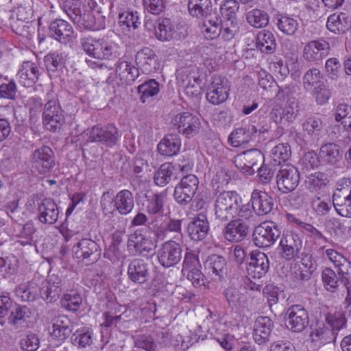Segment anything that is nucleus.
<instances>
[{
  "instance_id": "nucleus-1",
  "label": "nucleus",
  "mask_w": 351,
  "mask_h": 351,
  "mask_svg": "<svg viewBox=\"0 0 351 351\" xmlns=\"http://www.w3.org/2000/svg\"><path fill=\"white\" fill-rule=\"evenodd\" d=\"M249 204H243L242 198L235 191H223L216 195L214 203L215 219L227 221L233 217L249 219L252 216Z\"/></svg>"
},
{
  "instance_id": "nucleus-2",
  "label": "nucleus",
  "mask_w": 351,
  "mask_h": 351,
  "mask_svg": "<svg viewBox=\"0 0 351 351\" xmlns=\"http://www.w3.org/2000/svg\"><path fill=\"white\" fill-rule=\"evenodd\" d=\"M80 45L86 55L97 60H112L120 56L119 45L105 38L83 36L80 39Z\"/></svg>"
},
{
  "instance_id": "nucleus-3",
  "label": "nucleus",
  "mask_w": 351,
  "mask_h": 351,
  "mask_svg": "<svg viewBox=\"0 0 351 351\" xmlns=\"http://www.w3.org/2000/svg\"><path fill=\"white\" fill-rule=\"evenodd\" d=\"M100 205L105 215H112L117 211L121 215H128L134 208L133 193L127 189L119 191L113 198L108 191L103 193Z\"/></svg>"
},
{
  "instance_id": "nucleus-4",
  "label": "nucleus",
  "mask_w": 351,
  "mask_h": 351,
  "mask_svg": "<svg viewBox=\"0 0 351 351\" xmlns=\"http://www.w3.org/2000/svg\"><path fill=\"white\" fill-rule=\"evenodd\" d=\"M300 176L297 167L291 163L280 165L276 174L278 189L282 193L293 191L300 183Z\"/></svg>"
},
{
  "instance_id": "nucleus-5",
  "label": "nucleus",
  "mask_w": 351,
  "mask_h": 351,
  "mask_svg": "<svg viewBox=\"0 0 351 351\" xmlns=\"http://www.w3.org/2000/svg\"><path fill=\"white\" fill-rule=\"evenodd\" d=\"M281 231L274 221H265L256 226L253 233V241L259 247L273 245L280 237Z\"/></svg>"
},
{
  "instance_id": "nucleus-6",
  "label": "nucleus",
  "mask_w": 351,
  "mask_h": 351,
  "mask_svg": "<svg viewBox=\"0 0 351 351\" xmlns=\"http://www.w3.org/2000/svg\"><path fill=\"white\" fill-rule=\"evenodd\" d=\"M198 185L199 180L196 176L189 174L184 176L174 189L176 202L181 206L189 204L195 195Z\"/></svg>"
},
{
  "instance_id": "nucleus-7",
  "label": "nucleus",
  "mask_w": 351,
  "mask_h": 351,
  "mask_svg": "<svg viewBox=\"0 0 351 351\" xmlns=\"http://www.w3.org/2000/svg\"><path fill=\"white\" fill-rule=\"evenodd\" d=\"M65 122L64 110L56 99L48 101L44 106L43 123L49 131L56 132L61 128Z\"/></svg>"
},
{
  "instance_id": "nucleus-8",
  "label": "nucleus",
  "mask_w": 351,
  "mask_h": 351,
  "mask_svg": "<svg viewBox=\"0 0 351 351\" xmlns=\"http://www.w3.org/2000/svg\"><path fill=\"white\" fill-rule=\"evenodd\" d=\"M302 246V239L298 234L293 232L284 233L278 246L279 254L286 261H293L300 258Z\"/></svg>"
},
{
  "instance_id": "nucleus-9",
  "label": "nucleus",
  "mask_w": 351,
  "mask_h": 351,
  "mask_svg": "<svg viewBox=\"0 0 351 351\" xmlns=\"http://www.w3.org/2000/svg\"><path fill=\"white\" fill-rule=\"evenodd\" d=\"M223 231L224 238L230 242H239L247 234L249 224L256 221V215L252 211L249 219L233 217Z\"/></svg>"
},
{
  "instance_id": "nucleus-10",
  "label": "nucleus",
  "mask_w": 351,
  "mask_h": 351,
  "mask_svg": "<svg viewBox=\"0 0 351 351\" xmlns=\"http://www.w3.org/2000/svg\"><path fill=\"white\" fill-rule=\"evenodd\" d=\"M230 86L228 80L221 76H214L208 86L206 97L207 101L215 106L224 103L229 97Z\"/></svg>"
},
{
  "instance_id": "nucleus-11",
  "label": "nucleus",
  "mask_w": 351,
  "mask_h": 351,
  "mask_svg": "<svg viewBox=\"0 0 351 351\" xmlns=\"http://www.w3.org/2000/svg\"><path fill=\"white\" fill-rule=\"evenodd\" d=\"M182 257V250L180 245L171 240L162 243L157 252L159 263L166 268L178 264Z\"/></svg>"
},
{
  "instance_id": "nucleus-12",
  "label": "nucleus",
  "mask_w": 351,
  "mask_h": 351,
  "mask_svg": "<svg viewBox=\"0 0 351 351\" xmlns=\"http://www.w3.org/2000/svg\"><path fill=\"white\" fill-rule=\"evenodd\" d=\"M304 136L312 143H317L327 133L326 125L318 115L306 117L302 123Z\"/></svg>"
},
{
  "instance_id": "nucleus-13",
  "label": "nucleus",
  "mask_w": 351,
  "mask_h": 351,
  "mask_svg": "<svg viewBox=\"0 0 351 351\" xmlns=\"http://www.w3.org/2000/svg\"><path fill=\"white\" fill-rule=\"evenodd\" d=\"M264 156L258 149H251L243 152L234 157L235 166L241 171L247 174L254 172V167L262 164Z\"/></svg>"
},
{
  "instance_id": "nucleus-14",
  "label": "nucleus",
  "mask_w": 351,
  "mask_h": 351,
  "mask_svg": "<svg viewBox=\"0 0 351 351\" xmlns=\"http://www.w3.org/2000/svg\"><path fill=\"white\" fill-rule=\"evenodd\" d=\"M173 125L179 133L187 138L195 136L201 130L200 120L189 112L178 114L173 119Z\"/></svg>"
},
{
  "instance_id": "nucleus-15",
  "label": "nucleus",
  "mask_w": 351,
  "mask_h": 351,
  "mask_svg": "<svg viewBox=\"0 0 351 351\" xmlns=\"http://www.w3.org/2000/svg\"><path fill=\"white\" fill-rule=\"evenodd\" d=\"M287 328L294 332L303 331L309 323L308 314L300 305H293L286 312Z\"/></svg>"
},
{
  "instance_id": "nucleus-16",
  "label": "nucleus",
  "mask_w": 351,
  "mask_h": 351,
  "mask_svg": "<svg viewBox=\"0 0 351 351\" xmlns=\"http://www.w3.org/2000/svg\"><path fill=\"white\" fill-rule=\"evenodd\" d=\"M72 251L77 258L88 260V263H93L99 259L101 250L95 241L84 238L73 246Z\"/></svg>"
},
{
  "instance_id": "nucleus-17",
  "label": "nucleus",
  "mask_w": 351,
  "mask_h": 351,
  "mask_svg": "<svg viewBox=\"0 0 351 351\" xmlns=\"http://www.w3.org/2000/svg\"><path fill=\"white\" fill-rule=\"evenodd\" d=\"M119 138L120 134L118 129L112 124H108L104 127L94 126L89 135L91 142H100L108 147L114 146Z\"/></svg>"
},
{
  "instance_id": "nucleus-18",
  "label": "nucleus",
  "mask_w": 351,
  "mask_h": 351,
  "mask_svg": "<svg viewBox=\"0 0 351 351\" xmlns=\"http://www.w3.org/2000/svg\"><path fill=\"white\" fill-rule=\"evenodd\" d=\"M269 268V259L267 255L258 250L250 253V261L247 267L249 278L261 279L265 276Z\"/></svg>"
},
{
  "instance_id": "nucleus-19",
  "label": "nucleus",
  "mask_w": 351,
  "mask_h": 351,
  "mask_svg": "<svg viewBox=\"0 0 351 351\" xmlns=\"http://www.w3.org/2000/svg\"><path fill=\"white\" fill-rule=\"evenodd\" d=\"M49 33L51 37L62 44L69 43L75 38L72 25L63 19L53 21L49 26Z\"/></svg>"
},
{
  "instance_id": "nucleus-20",
  "label": "nucleus",
  "mask_w": 351,
  "mask_h": 351,
  "mask_svg": "<svg viewBox=\"0 0 351 351\" xmlns=\"http://www.w3.org/2000/svg\"><path fill=\"white\" fill-rule=\"evenodd\" d=\"M32 162L40 173H47L55 165L53 152L48 146L36 149L32 154Z\"/></svg>"
},
{
  "instance_id": "nucleus-21",
  "label": "nucleus",
  "mask_w": 351,
  "mask_h": 351,
  "mask_svg": "<svg viewBox=\"0 0 351 351\" xmlns=\"http://www.w3.org/2000/svg\"><path fill=\"white\" fill-rule=\"evenodd\" d=\"M330 50L329 43L324 40H312L304 47L303 57L308 62L318 63L327 56Z\"/></svg>"
},
{
  "instance_id": "nucleus-22",
  "label": "nucleus",
  "mask_w": 351,
  "mask_h": 351,
  "mask_svg": "<svg viewBox=\"0 0 351 351\" xmlns=\"http://www.w3.org/2000/svg\"><path fill=\"white\" fill-rule=\"evenodd\" d=\"M332 205L338 215L351 218V187L337 189L332 195Z\"/></svg>"
},
{
  "instance_id": "nucleus-23",
  "label": "nucleus",
  "mask_w": 351,
  "mask_h": 351,
  "mask_svg": "<svg viewBox=\"0 0 351 351\" xmlns=\"http://www.w3.org/2000/svg\"><path fill=\"white\" fill-rule=\"evenodd\" d=\"M41 72L38 64L32 61L23 62L21 64L16 77L19 84L25 87H31L35 84L38 79Z\"/></svg>"
},
{
  "instance_id": "nucleus-24",
  "label": "nucleus",
  "mask_w": 351,
  "mask_h": 351,
  "mask_svg": "<svg viewBox=\"0 0 351 351\" xmlns=\"http://www.w3.org/2000/svg\"><path fill=\"white\" fill-rule=\"evenodd\" d=\"M257 132V128L254 125H242L230 133L228 142L232 147L244 146L255 138Z\"/></svg>"
},
{
  "instance_id": "nucleus-25",
  "label": "nucleus",
  "mask_w": 351,
  "mask_h": 351,
  "mask_svg": "<svg viewBox=\"0 0 351 351\" xmlns=\"http://www.w3.org/2000/svg\"><path fill=\"white\" fill-rule=\"evenodd\" d=\"M309 338L312 343L319 347L335 342L337 339L332 331L322 322H316L311 326Z\"/></svg>"
},
{
  "instance_id": "nucleus-26",
  "label": "nucleus",
  "mask_w": 351,
  "mask_h": 351,
  "mask_svg": "<svg viewBox=\"0 0 351 351\" xmlns=\"http://www.w3.org/2000/svg\"><path fill=\"white\" fill-rule=\"evenodd\" d=\"M153 243L142 230H138L130 234L128 241V250L133 254L144 255L152 250Z\"/></svg>"
},
{
  "instance_id": "nucleus-27",
  "label": "nucleus",
  "mask_w": 351,
  "mask_h": 351,
  "mask_svg": "<svg viewBox=\"0 0 351 351\" xmlns=\"http://www.w3.org/2000/svg\"><path fill=\"white\" fill-rule=\"evenodd\" d=\"M252 212L257 215H265L272 210L273 199L266 192L258 189H254L251 195Z\"/></svg>"
},
{
  "instance_id": "nucleus-28",
  "label": "nucleus",
  "mask_w": 351,
  "mask_h": 351,
  "mask_svg": "<svg viewBox=\"0 0 351 351\" xmlns=\"http://www.w3.org/2000/svg\"><path fill=\"white\" fill-rule=\"evenodd\" d=\"M274 328L272 320L267 316L256 318L253 330V339L258 345L267 343Z\"/></svg>"
},
{
  "instance_id": "nucleus-29",
  "label": "nucleus",
  "mask_w": 351,
  "mask_h": 351,
  "mask_svg": "<svg viewBox=\"0 0 351 351\" xmlns=\"http://www.w3.org/2000/svg\"><path fill=\"white\" fill-rule=\"evenodd\" d=\"M135 60L139 69L145 73L149 74L159 69L160 64L157 56L149 47H145L138 51Z\"/></svg>"
},
{
  "instance_id": "nucleus-30",
  "label": "nucleus",
  "mask_w": 351,
  "mask_h": 351,
  "mask_svg": "<svg viewBox=\"0 0 351 351\" xmlns=\"http://www.w3.org/2000/svg\"><path fill=\"white\" fill-rule=\"evenodd\" d=\"M209 228L207 217L203 213H199L189 223L187 232L192 240L199 241L206 237Z\"/></svg>"
},
{
  "instance_id": "nucleus-31",
  "label": "nucleus",
  "mask_w": 351,
  "mask_h": 351,
  "mask_svg": "<svg viewBox=\"0 0 351 351\" xmlns=\"http://www.w3.org/2000/svg\"><path fill=\"white\" fill-rule=\"evenodd\" d=\"M149 265L143 259L134 258L128 267V278L136 284L146 282L149 277Z\"/></svg>"
},
{
  "instance_id": "nucleus-32",
  "label": "nucleus",
  "mask_w": 351,
  "mask_h": 351,
  "mask_svg": "<svg viewBox=\"0 0 351 351\" xmlns=\"http://www.w3.org/2000/svg\"><path fill=\"white\" fill-rule=\"evenodd\" d=\"M49 330L53 338L62 341L69 337L72 332L71 320L63 315L55 317L51 320V327Z\"/></svg>"
},
{
  "instance_id": "nucleus-33",
  "label": "nucleus",
  "mask_w": 351,
  "mask_h": 351,
  "mask_svg": "<svg viewBox=\"0 0 351 351\" xmlns=\"http://www.w3.org/2000/svg\"><path fill=\"white\" fill-rule=\"evenodd\" d=\"M62 290V283L60 278L56 276H51L49 278L42 282L39 287L40 296L44 300L51 302L59 297Z\"/></svg>"
},
{
  "instance_id": "nucleus-34",
  "label": "nucleus",
  "mask_w": 351,
  "mask_h": 351,
  "mask_svg": "<svg viewBox=\"0 0 351 351\" xmlns=\"http://www.w3.org/2000/svg\"><path fill=\"white\" fill-rule=\"evenodd\" d=\"M38 219L41 223H55L59 216L56 204L51 199H44L38 205Z\"/></svg>"
},
{
  "instance_id": "nucleus-35",
  "label": "nucleus",
  "mask_w": 351,
  "mask_h": 351,
  "mask_svg": "<svg viewBox=\"0 0 351 351\" xmlns=\"http://www.w3.org/2000/svg\"><path fill=\"white\" fill-rule=\"evenodd\" d=\"M204 267L208 275L215 280H219L226 274V263L222 256L213 254L204 263Z\"/></svg>"
},
{
  "instance_id": "nucleus-36",
  "label": "nucleus",
  "mask_w": 351,
  "mask_h": 351,
  "mask_svg": "<svg viewBox=\"0 0 351 351\" xmlns=\"http://www.w3.org/2000/svg\"><path fill=\"white\" fill-rule=\"evenodd\" d=\"M116 74L123 84H132L138 77V69L127 61H121L117 64Z\"/></svg>"
},
{
  "instance_id": "nucleus-37",
  "label": "nucleus",
  "mask_w": 351,
  "mask_h": 351,
  "mask_svg": "<svg viewBox=\"0 0 351 351\" xmlns=\"http://www.w3.org/2000/svg\"><path fill=\"white\" fill-rule=\"evenodd\" d=\"M67 57L64 53L53 52L45 56V62L49 75L51 78L57 77L60 75L66 63Z\"/></svg>"
},
{
  "instance_id": "nucleus-38",
  "label": "nucleus",
  "mask_w": 351,
  "mask_h": 351,
  "mask_svg": "<svg viewBox=\"0 0 351 351\" xmlns=\"http://www.w3.org/2000/svg\"><path fill=\"white\" fill-rule=\"evenodd\" d=\"M181 147V140L177 134H167L158 144V152L165 156H173L178 154Z\"/></svg>"
},
{
  "instance_id": "nucleus-39",
  "label": "nucleus",
  "mask_w": 351,
  "mask_h": 351,
  "mask_svg": "<svg viewBox=\"0 0 351 351\" xmlns=\"http://www.w3.org/2000/svg\"><path fill=\"white\" fill-rule=\"evenodd\" d=\"M176 34V25L167 18L158 19L154 25L155 37L160 41L172 40Z\"/></svg>"
},
{
  "instance_id": "nucleus-40",
  "label": "nucleus",
  "mask_w": 351,
  "mask_h": 351,
  "mask_svg": "<svg viewBox=\"0 0 351 351\" xmlns=\"http://www.w3.org/2000/svg\"><path fill=\"white\" fill-rule=\"evenodd\" d=\"M319 152L320 161L325 165H335L341 158L340 147L333 143L322 145Z\"/></svg>"
},
{
  "instance_id": "nucleus-41",
  "label": "nucleus",
  "mask_w": 351,
  "mask_h": 351,
  "mask_svg": "<svg viewBox=\"0 0 351 351\" xmlns=\"http://www.w3.org/2000/svg\"><path fill=\"white\" fill-rule=\"evenodd\" d=\"M14 293L23 302H33L40 296L39 287L34 280L21 284L15 289Z\"/></svg>"
},
{
  "instance_id": "nucleus-42",
  "label": "nucleus",
  "mask_w": 351,
  "mask_h": 351,
  "mask_svg": "<svg viewBox=\"0 0 351 351\" xmlns=\"http://www.w3.org/2000/svg\"><path fill=\"white\" fill-rule=\"evenodd\" d=\"M350 22L347 14L343 12L335 13L328 18L326 27L330 32L340 34L344 32L348 28Z\"/></svg>"
},
{
  "instance_id": "nucleus-43",
  "label": "nucleus",
  "mask_w": 351,
  "mask_h": 351,
  "mask_svg": "<svg viewBox=\"0 0 351 351\" xmlns=\"http://www.w3.org/2000/svg\"><path fill=\"white\" fill-rule=\"evenodd\" d=\"M159 84L154 79L145 82L137 87L139 99L143 104L150 103L159 93Z\"/></svg>"
},
{
  "instance_id": "nucleus-44",
  "label": "nucleus",
  "mask_w": 351,
  "mask_h": 351,
  "mask_svg": "<svg viewBox=\"0 0 351 351\" xmlns=\"http://www.w3.org/2000/svg\"><path fill=\"white\" fill-rule=\"evenodd\" d=\"M224 294L226 300L230 307L235 310H240L247 307V296L241 293L235 287H228Z\"/></svg>"
},
{
  "instance_id": "nucleus-45",
  "label": "nucleus",
  "mask_w": 351,
  "mask_h": 351,
  "mask_svg": "<svg viewBox=\"0 0 351 351\" xmlns=\"http://www.w3.org/2000/svg\"><path fill=\"white\" fill-rule=\"evenodd\" d=\"M27 311L26 306L14 304L8 317V322L13 329L20 330L25 326Z\"/></svg>"
},
{
  "instance_id": "nucleus-46",
  "label": "nucleus",
  "mask_w": 351,
  "mask_h": 351,
  "mask_svg": "<svg viewBox=\"0 0 351 351\" xmlns=\"http://www.w3.org/2000/svg\"><path fill=\"white\" fill-rule=\"evenodd\" d=\"M322 278L326 289L330 292L336 291L339 282L344 283V275L337 274L332 269L326 267L322 272Z\"/></svg>"
},
{
  "instance_id": "nucleus-47",
  "label": "nucleus",
  "mask_w": 351,
  "mask_h": 351,
  "mask_svg": "<svg viewBox=\"0 0 351 351\" xmlns=\"http://www.w3.org/2000/svg\"><path fill=\"white\" fill-rule=\"evenodd\" d=\"M95 338L93 331L88 327L77 329L73 335V341L80 348H90L94 343Z\"/></svg>"
},
{
  "instance_id": "nucleus-48",
  "label": "nucleus",
  "mask_w": 351,
  "mask_h": 351,
  "mask_svg": "<svg viewBox=\"0 0 351 351\" xmlns=\"http://www.w3.org/2000/svg\"><path fill=\"white\" fill-rule=\"evenodd\" d=\"M210 4V0H189V12L194 17L206 18L211 11Z\"/></svg>"
},
{
  "instance_id": "nucleus-49",
  "label": "nucleus",
  "mask_w": 351,
  "mask_h": 351,
  "mask_svg": "<svg viewBox=\"0 0 351 351\" xmlns=\"http://www.w3.org/2000/svg\"><path fill=\"white\" fill-rule=\"evenodd\" d=\"M325 322L330 327V330L332 331L336 339L339 332L343 328L346 324L345 315L341 311L326 313L325 315Z\"/></svg>"
},
{
  "instance_id": "nucleus-50",
  "label": "nucleus",
  "mask_w": 351,
  "mask_h": 351,
  "mask_svg": "<svg viewBox=\"0 0 351 351\" xmlns=\"http://www.w3.org/2000/svg\"><path fill=\"white\" fill-rule=\"evenodd\" d=\"M221 20L217 16H211L210 19L205 20L202 27V32L207 39H214L218 37L221 33Z\"/></svg>"
},
{
  "instance_id": "nucleus-51",
  "label": "nucleus",
  "mask_w": 351,
  "mask_h": 351,
  "mask_svg": "<svg viewBox=\"0 0 351 351\" xmlns=\"http://www.w3.org/2000/svg\"><path fill=\"white\" fill-rule=\"evenodd\" d=\"M141 24L137 12H124L119 14V25L123 32L135 30Z\"/></svg>"
},
{
  "instance_id": "nucleus-52",
  "label": "nucleus",
  "mask_w": 351,
  "mask_h": 351,
  "mask_svg": "<svg viewBox=\"0 0 351 351\" xmlns=\"http://www.w3.org/2000/svg\"><path fill=\"white\" fill-rule=\"evenodd\" d=\"M326 256L338 268V274L345 275L348 273V267L351 264L342 254L333 249H327L325 252Z\"/></svg>"
},
{
  "instance_id": "nucleus-53",
  "label": "nucleus",
  "mask_w": 351,
  "mask_h": 351,
  "mask_svg": "<svg viewBox=\"0 0 351 351\" xmlns=\"http://www.w3.org/2000/svg\"><path fill=\"white\" fill-rule=\"evenodd\" d=\"M257 46L263 53L273 52L276 47L274 34L267 30L260 32L257 35Z\"/></svg>"
},
{
  "instance_id": "nucleus-54",
  "label": "nucleus",
  "mask_w": 351,
  "mask_h": 351,
  "mask_svg": "<svg viewBox=\"0 0 351 351\" xmlns=\"http://www.w3.org/2000/svg\"><path fill=\"white\" fill-rule=\"evenodd\" d=\"M247 23L254 28L265 27L269 23V16L265 11L253 9L246 14Z\"/></svg>"
},
{
  "instance_id": "nucleus-55",
  "label": "nucleus",
  "mask_w": 351,
  "mask_h": 351,
  "mask_svg": "<svg viewBox=\"0 0 351 351\" xmlns=\"http://www.w3.org/2000/svg\"><path fill=\"white\" fill-rule=\"evenodd\" d=\"M174 167L170 163L162 164L155 173L154 182L160 186L169 184L173 177Z\"/></svg>"
},
{
  "instance_id": "nucleus-56",
  "label": "nucleus",
  "mask_w": 351,
  "mask_h": 351,
  "mask_svg": "<svg viewBox=\"0 0 351 351\" xmlns=\"http://www.w3.org/2000/svg\"><path fill=\"white\" fill-rule=\"evenodd\" d=\"M163 197L161 195L154 194L147 197L145 209L152 215H163Z\"/></svg>"
},
{
  "instance_id": "nucleus-57",
  "label": "nucleus",
  "mask_w": 351,
  "mask_h": 351,
  "mask_svg": "<svg viewBox=\"0 0 351 351\" xmlns=\"http://www.w3.org/2000/svg\"><path fill=\"white\" fill-rule=\"evenodd\" d=\"M75 23L80 28L89 30H98L100 26L97 23L96 18L90 11L82 12L79 17H75Z\"/></svg>"
},
{
  "instance_id": "nucleus-58",
  "label": "nucleus",
  "mask_w": 351,
  "mask_h": 351,
  "mask_svg": "<svg viewBox=\"0 0 351 351\" xmlns=\"http://www.w3.org/2000/svg\"><path fill=\"white\" fill-rule=\"evenodd\" d=\"M298 21L291 16L282 15L278 19L277 26L280 31L289 36L293 35L298 29Z\"/></svg>"
},
{
  "instance_id": "nucleus-59",
  "label": "nucleus",
  "mask_w": 351,
  "mask_h": 351,
  "mask_svg": "<svg viewBox=\"0 0 351 351\" xmlns=\"http://www.w3.org/2000/svg\"><path fill=\"white\" fill-rule=\"evenodd\" d=\"M239 5L236 0H223L219 4V11L226 20H237Z\"/></svg>"
},
{
  "instance_id": "nucleus-60",
  "label": "nucleus",
  "mask_w": 351,
  "mask_h": 351,
  "mask_svg": "<svg viewBox=\"0 0 351 351\" xmlns=\"http://www.w3.org/2000/svg\"><path fill=\"white\" fill-rule=\"evenodd\" d=\"M328 182L327 176L322 172H315L308 176L305 180L306 188L311 191H317L326 186Z\"/></svg>"
},
{
  "instance_id": "nucleus-61",
  "label": "nucleus",
  "mask_w": 351,
  "mask_h": 351,
  "mask_svg": "<svg viewBox=\"0 0 351 351\" xmlns=\"http://www.w3.org/2000/svg\"><path fill=\"white\" fill-rule=\"evenodd\" d=\"M36 230L37 229L32 221L27 222L23 225L21 230L17 234L19 238L18 242L23 246L32 245Z\"/></svg>"
},
{
  "instance_id": "nucleus-62",
  "label": "nucleus",
  "mask_w": 351,
  "mask_h": 351,
  "mask_svg": "<svg viewBox=\"0 0 351 351\" xmlns=\"http://www.w3.org/2000/svg\"><path fill=\"white\" fill-rule=\"evenodd\" d=\"M82 303V297L80 294L71 291L64 294L61 299V305L70 311H77Z\"/></svg>"
},
{
  "instance_id": "nucleus-63",
  "label": "nucleus",
  "mask_w": 351,
  "mask_h": 351,
  "mask_svg": "<svg viewBox=\"0 0 351 351\" xmlns=\"http://www.w3.org/2000/svg\"><path fill=\"white\" fill-rule=\"evenodd\" d=\"M62 7L64 12L73 23L76 21L75 17H79L81 13L84 11V6L77 0H65Z\"/></svg>"
},
{
  "instance_id": "nucleus-64",
  "label": "nucleus",
  "mask_w": 351,
  "mask_h": 351,
  "mask_svg": "<svg viewBox=\"0 0 351 351\" xmlns=\"http://www.w3.org/2000/svg\"><path fill=\"white\" fill-rule=\"evenodd\" d=\"M322 75L316 68L308 70L303 76V86L306 90H310L314 86L321 84Z\"/></svg>"
}]
</instances>
